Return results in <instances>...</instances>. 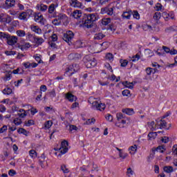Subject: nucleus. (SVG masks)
I'll return each instance as SVG.
<instances>
[{
    "label": "nucleus",
    "instance_id": "33",
    "mask_svg": "<svg viewBox=\"0 0 177 177\" xmlns=\"http://www.w3.org/2000/svg\"><path fill=\"white\" fill-rule=\"evenodd\" d=\"M156 137H157V132H151L148 134V138H149V140H153Z\"/></svg>",
    "mask_w": 177,
    "mask_h": 177
},
{
    "label": "nucleus",
    "instance_id": "63",
    "mask_svg": "<svg viewBox=\"0 0 177 177\" xmlns=\"http://www.w3.org/2000/svg\"><path fill=\"white\" fill-rule=\"evenodd\" d=\"M172 150H173V154L177 156V145H174Z\"/></svg>",
    "mask_w": 177,
    "mask_h": 177
},
{
    "label": "nucleus",
    "instance_id": "54",
    "mask_svg": "<svg viewBox=\"0 0 177 177\" xmlns=\"http://www.w3.org/2000/svg\"><path fill=\"white\" fill-rule=\"evenodd\" d=\"M146 53H147V55H148L149 57H151V56H153V55H154L153 51H151V50H150V49H147Z\"/></svg>",
    "mask_w": 177,
    "mask_h": 177
},
{
    "label": "nucleus",
    "instance_id": "12",
    "mask_svg": "<svg viewBox=\"0 0 177 177\" xmlns=\"http://www.w3.org/2000/svg\"><path fill=\"white\" fill-rule=\"evenodd\" d=\"M82 57V56L81 55V54H78V53H71L68 55V59H69V60H80V59H81Z\"/></svg>",
    "mask_w": 177,
    "mask_h": 177
},
{
    "label": "nucleus",
    "instance_id": "43",
    "mask_svg": "<svg viewBox=\"0 0 177 177\" xmlns=\"http://www.w3.org/2000/svg\"><path fill=\"white\" fill-rule=\"evenodd\" d=\"M105 59L106 60H109V61H111L113 60V59H114V57L113 56V54L110 53H108L106 56H105Z\"/></svg>",
    "mask_w": 177,
    "mask_h": 177
},
{
    "label": "nucleus",
    "instance_id": "49",
    "mask_svg": "<svg viewBox=\"0 0 177 177\" xmlns=\"http://www.w3.org/2000/svg\"><path fill=\"white\" fill-rule=\"evenodd\" d=\"M61 169L62 171H63L64 174H68V172H70V171L68 170V169H67L66 165L61 166Z\"/></svg>",
    "mask_w": 177,
    "mask_h": 177
},
{
    "label": "nucleus",
    "instance_id": "64",
    "mask_svg": "<svg viewBox=\"0 0 177 177\" xmlns=\"http://www.w3.org/2000/svg\"><path fill=\"white\" fill-rule=\"evenodd\" d=\"M171 55H177V50H175L174 48L170 50V53Z\"/></svg>",
    "mask_w": 177,
    "mask_h": 177
},
{
    "label": "nucleus",
    "instance_id": "23",
    "mask_svg": "<svg viewBox=\"0 0 177 177\" xmlns=\"http://www.w3.org/2000/svg\"><path fill=\"white\" fill-rule=\"evenodd\" d=\"M37 9L39 10H41V12H46V10H48V6L45 4H40L37 6Z\"/></svg>",
    "mask_w": 177,
    "mask_h": 177
},
{
    "label": "nucleus",
    "instance_id": "11",
    "mask_svg": "<svg viewBox=\"0 0 177 177\" xmlns=\"http://www.w3.org/2000/svg\"><path fill=\"white\" fill-rule=\"evenodd\" d=\"M65 98L68 100V102H73L77 101V97L73 95L71 93L68 92L65 95Z\"/></svg>",
    "mask_w": 177,
    "mask_h": 177
},
{
    "label": "nucleus",
    "instance_id": "22",
    "mask_svg": "<svg viewBox=\"0 0 177 177\" xmlns=\"http://www.w3.org/2000/svg\"><path fill=\"white\" fill-rule=\"evenodd\" d=\"M104 37H106V35H103V33L102 32H99L95 34L93 38L95 41H100V39H102Z\"/></svg>",
    "mask_w": 177,
    "mask_h": 177
},
{
    "label": "nucleus",
    "instance_id": "34",
    "mask_svg": "<svg viewBox=\"0 0 177 177\" xmlns=\"http://www.w3.org/2000/svg\"><path fill=\"white\" fill-rule=\"evenodd\" d=\"M131 15H133V19H136L137 20L140 19V15H139V12L136 10L132 11Z\"/></svg>",
    "mask_w": 177,
    "mask_h": 177
},
{
    "label": "nucleus",
    "instance_id": "7",
    "mask_svg": "<svg viewBox=\"0 0 177 177\" xmlns=\"http://www.w3.org/2000/svg\"><path fill=\"white\" fill-rule=\"evenodd\" d=\"M73 38H74V32L71 30L67 31L64 34L63 39L65 42H67L70 45L71 44V41H73Z\"/></svg>",
    "mask_w": 177,
    "mask_h": 177
},
{
    "label": "nucleus",
    "instance_id": "17",
    "mask_svg": "<svg viewBox=\"0 0 177 177\" xmlns=\"http://www.w3.org/2000/svg\"><path fill=\"white\" fill-rule=\"evenodd\" d=\"M30 30H32V31L34 32H36V34H42V30H41V28L37 26H30Z\"/></svg>",
    "mask_w": 177,
    "mask_h": 177
},
{
    "label": "nucleus",
    "instance_id": "5",
    "mask_svg": "<svg viewBox=\"0 0 177 177\" xmlns=\"http://www.w3.org/2000/svg\"><path fill=\"white\" fill-rule=\"evenodd\" d=\"M32 16H34V20L36 23H39L41 26H45V23H46V19L44 18V16L41 12L35 13L33 12Z\"/></svg>",
    "mask_w": 177,
    "mask_h": 177
},
{
    "label": "nucleus",
    "instance_id": "60",
    "mask_svg": "<svg viewBox=\"0 0 177 177\" xmlns=\"http://www.w3.org/2000/svg\"><path fill=\"white\" fill-rule=\"evenodd\" d=\"M106 120H107V121H113V115H110V114H107L105 116Z\"/></svg>",
    "mask_w": 177,
    "mask_h": 177
},
{
    "label": "nucleus",
    "instance_id": "25",
    "mask_svg": "<svg viewBox=\"0 0 177 177\" xmlns=\"http://www.w3.org/2000/svg\"><path fill=\"white\" fill-rule=\"evenodd\" d=\"M131 16H132V10H130L128 12H124L122 14V17L124 19H131Z\"/></svg>",
    "mask_w": 177,
    "mask_h": 177
},
{
    "label": "nucleus",
    "instance_id": "40",
    "mask_svg": "<svg viewBox=\"0 0 177 177\" xmlns=\"http://www.w3.org/2000/svg\"><path fill=\"white\" fill-rule=\"evenodd\" d=\"M55 9H56V8L55 7V4L52 3L48 7V13H50V14L53 13L55 12Z\"/></svg>",
    "mask_w": 177,
    "mask_h": 177
},
{
    "label": "nucleus",
    "instance_id": "36",
    "mask_svg": "<svg viewBox=\"0 0 177 177\" xmlns=\"http://www.w3.org/2000/svg\"><path fill=\"white\" fill-rule=\"evenodd\" d=\"M111 22V19L110 18H104L102 20V24H103V26H107V24H109Z\"/></svg>",
    "mask_w": 177,
    "mask_h": 177
},
{
    "label": "nucleus",
    "instance_id": "45",
    "mask_svg": "<svg viewBox=\"0 0 177 177\" xmlns=\"http://www.w3.org/2000/svg\"><path fill=\"white\" fill-rule=\"evenodd\" d=\"M18 133H23V135H26L27 136V130L24 129V128H19L17 130Z\"/></svg>",
    "mask_w": 177,
    "mask_h": 177
},
{
    "label": "nucleus",
    "instance_id": "56",
    "mask_svg": "<svg viewBox=\"0 0 177 177\" xmlns=\"http://www.w3.org/2000/svg\"><path fill=\"white\" fill-rule=\"evenodd\" d=\"M6 55L7 56H12V55H16V52L15 51H9V50H6L5 52Z\"/></svg>",
    "mask_w": 177,
    "mask_h": 177
},
{
    "label": "nucleus",
    "instance_id": "47",
    "mask_svg": "<svg viewBox=\"0 0 177 177\" xmlns=\"http://www.w3.org/2000/svg\"><path fill=\"white\" fill-rule=\"evenodd\" d=\"M120 64L122 67H127L128 66V61L127 59H121Z\"/></svg>",
    "mask_w": 177,
    "mask_h": 177
},
{
    "label": "nucleus",
    "instance_id": "44",
    "mask_svg": "<svg viewBox=\"0 0 177 177\" xmlns=\"http://www.w3.org/2000/svg\"><path fill=\"white\" fill-rule=\"evenodd\" d=\"M29 154L32 158H35L37 157V151H35L34 149L30 150L29 151Z\"/></svg>",
    "mask_w": 177,
    "mask_h": 177
},
{
    "label": "nucleus",
    "instance_id": "58",
    "mask_svg": "<svg viewBox=\"0 0 177 177\" xmlns=\"http://www.w3.org/2000/svg\"><path fill=\"white\" fill-rule=\"evenodd\" d=\"M46 89H48L46 88V86L45 85H41L40 86V93H42V92H46Z\"/></svg>",
    "mask_w": 177,
    "mask_h": 177
},
{
    "label": "nucleus",
    "instance_id": "2",
    "mask_svg": "<svg viewBox=\"0 0 177 177\" xmlns=\"http://www.w3.org/2000/svg\"><path fill=\"white\" fill-rule=\"evenodd\" d=\"M88 102L90 104H92L91 107L94 109V110L103 111V110L106 109V104L101 103L100 101H97V100L93 97H89Z\"/></svg>",
    "mask_w": 177,
    "mask_h": 177
},
{
    "label": "nucleus",
    "instance_id": "19",
    "mask_svg": "<svg viewBox=\"0 0 177 177\" xmlns=\"http://www.w3.org/2000/svg\"><path fill=\"white\" fill-rule=\"evenodd\" d=\"M122 113H124L125 114H127V115H133L135 114V111H133V109H124L122 110Z\"/></svg>",
    "mask_w": 177,
    "mask_h": 177
},
{
    "label": "nucleus",
    "instance_id": "26",
    "mask_svg": "<svg viewBox=\"0 0 177 177\" xmlns=\"http://www.w3.org/2000/svg\"><path fill=\"white\" fill-rule=\"evenodd\" d=\"M142 28L144 30V31H150V32L153 31V27L148 24L142 25Z\"/></svg>",
    "mask_w": 177,
    "mask_h": 177
},
{
    "label": "nucleus",
    "instance_id": "55",
    "mask_svg": "<svg viewBox=\"0 0 177 177\" xmlns=\"http://www.w3.org/2000/svg\"><path fill=\"white\" fill-rule=\"evenodd\" d=\"M148 127L151 131H154V122H148Z\"/></svg>",
    "mask_w": 177,
    "mask_h": 177
},
{
    "label": "nucleus",
    "instance_id": "18",
    "mask_svg": "<svg viewBox=\"0 0 177 177\" xmlns=\"http://www.w3.org/2000/svg\"><path fill=\"white\" fill-rule=\"evenodd\" d=\"M30 47L31 44H30V43H25L18 46L19 49H21V50H27V49L30 48Z\"/></svg>",
    "mask_w": 177,
    "mask_h": 177
},
{
    "label": "nucleus",
    "instance_id": "51",
    "mask_svg": "<svg viewBox=\"0 0 177 177\" xmlns=\"http://www.w3.org/2000/svg\"><path fill=\"white\" fill-rule=\"evenodd\" d=\"M35 122L33 120H29L27 122L25 123L26 127H31V125H34Z\"/></svg>",
    "mask_w": 177,
    "mask_h": 177
},
{
    "label": "nucleus",
    "instance_id": "27",
    "mask_svg": "<svg viewBox=\"0 0 177 177\" xmlns=\"http://www.w3.org/2000/svg\"><path fill=\"white\" fill-rule=\"evenodd\" d=\"M163 169L167 174H171V172H174V167H172V166H165L164 167Z\"/></svg>",
    "mask_w": 177,
    "mask_h": 177
},
{
    "label": "nucleus",
    "instance_id": "6",
    "mask_svg": "<svg viewBox=\"0 0 177 177\" xmlns=\"http://www.w3.org/2000/svg\"><path fill=\"white\" fill-rule=\"evenodd\" d=\"M80 70V65L75 64L70 65L68 68H66V73L68 75H73L74 73H77Z\"/></svg>",
    "mask_w": 177,
    "mask_h": 177
},
{
    "label": "nucleus",
    "instance_id": "30",
    "mask_svg": "<svg viewBox=\"0 0 177 177\" xmlns=\"http://www.w3.org/2000/svg\"><path fill=\"white\" fill-rule=\"evenodd\" d=\"M157 69L156 68H147L146 69V73L147 75H151V74H154L156 73Z\"/></svg>",
    "mask_w": 177,
    "mask_h": 177
},
{
    "label": "nucleus",
    "instance_id": "38",
    "mask_svg": "<svg viewBox=\"0 0 177 177\" xmlns=\"http://www.w3.org/2000/svg\"><path fill=\"white\" fill-rule=\"evenodd\" d=\"M17 35L21 37H26V31L21 30H17Z\"/></svg>",
    "mask_w": 177,
    "mask_h": 177
},
{
    "label": "nucleus",
    "instance_id": "14",
    "mask_svg": "<svg viewBox=\"0 0 177 177\" xmlns=\"http://www.w3.org/2000/svg\"><path fill=\"white\" fill-rule=\"evenodd\" d=\"M69 3L73 8H81L82 4L78 0H69Z\"/></svg>",
    "mask_w": 177,
    "mask_h": 177
},
{
    "label": "nucleus",
    "instance_id": "50",
    "mask_svg": "<svg viewBox=\"0 0 177 177\" xmlns=\"http://www.w3.org/2000/svg\"><path fill=\"white\" fill-rule=\"evenodd\" d=\"M77 129H78V127H77L75 125L71 124L69 126L70 132H73V131H77Z\"/></svg>",
    "mask_w": 177,
    "mask_h": 177
},
{
    "label": "nucleus",
    "instance_id": "46",
    "mask_svg": "<svg viewBox=\"0 0 177 177\" xmlns=\"http://www.w3.org/2000/svg\"><path fill=\"white\" fill-rule=\"evenodd\" d=\"M13 122L15 125H20L21 124V119L16 118L14 119Z\"/></svg>",
    "mask_w": 177,
    "mask_h": 177
},
{
    "label": "nucleus",
    "instance_id": "37",
    "mask_svg": "<svg viewBox=\"0 0 177 177\" xmlns=\"http://www.w3.org/2000/svg\"><path fill=\"white\" fill-rule=\"evenodd\" d=\"M53 124V122H52V120L46 121L44 124V128H46V129H49Z\"/></svg>",
    "mask_w": 177,
    "mask_h": 177
},
{
    "label": "nucleus",
    "instance_id": "59",
    "mask_svg": "<svg viewBox=\"0 0 177 177\" xmlns=\"http://www.w3.org/2000/svg\"><path fill=\"white\" fill-rule=\"evenodd\" d=\"M156 10L158 12V11L161 10V9H162V5H161V3H158L156 5Z\"/></svg>",
    "mask_w": 177,
    "mask_h": 177
},
{
    "label": "nucleus",
    "instance_id": "28",
    "mask_svg": "<svg viewBox=\"0 0 177 177\" xmlns=\"http://www.w3.org/2000/svg\"><path fill=\"white\" fill-rule=\"evenodd\" d=\"M122 85L127 88H129V89H132V88H133V83L128 82V81L123 82Z\"/></svg>",
    "mask_w": 177,
    "mask_h": 177
},
{
    "label": "nucleus",
    "instance_id": "52",
    "mask_svg": "<svg viewBox=\"0 0 177 177\" xmlns=\"http://www.w3.org/2000/svg\"><path fill=\"white\" fill-rule=\"evenodd\" d=\"M122 94L123 95V96H129V95H131V91L126 89L122 92Z\"/></svg>",
    "mask_w": 177,
    "mask_h": 177
},
{
    "label": "nucleus",
    "instance_id": "39",
    "mask_svg": "<svg viewBox=\"0 0 177 177\" xmlns=\"http://www.w3.org/2000/svg\"><path fill=\"white\" fill-rule=\"evenodd\" d=\"M3 93L4 95H10L12 93V88L8 87L3 90Z\"/></svg>",
    "mask_w": 177,
    "mask_h": 177
},
{
    "label": "nucleus",
    "instance_id": "9",
    "mask_svg": "<svg viewBox=\"0 0 177 177\" xmlns=\"http://www.w3.org/2000/svg\"><path fill=\"white\" fill-rule=\"evenodd\" d=\"M68 146V142L66 140H64L61 143V147L59 148L60 153L62 154H66L67 151H68V148L67 147Z\"/></svg>",
    "mask_w": 177,
    "mask_h": 177
},
{
    "label": "nucleus",
    "instance_id": "62",
    "mask_svg": "<svg viewBox=\"0 0 177 177\" xmlns=\"http://www.w3.org/2000/svg\"><path fill=\"white\" fill-rule=\"evenodd\" d=\"M8 175H10V176H14V175H16V171H15L14 169H10L8 171Z\"/></svg>",
    "mask_w": 177,
    "mask_h": 177
},
{
    "label": "nucleus",
    "instance_id": "13",
    "mask_svg": "<svg viewBox=\"0 0 177 177\" xmlns=\"http://www.w3.org/2000/svg\"><path fill=\"white\" fill-rule=\"evenodd\" d=\"M15 5H16V0H6L5 8H6V9H10V8H13Z\"/></svg>",
    "mask_w": 177,
    "mask_h": 177
},
{
    "label": "nucleus",
    "instance_id": "21",
    "mask_svg": "<svg viewBox=\"0 0 177 177\" xmlns=\"http://www.w3.org/2000/svg\"><path fill=\"white\" fill-rule=\"evenodd\" d=\"M82 16V12H81V10H75L73 13V17H74V19H80V17H81Z\"/></svg>",
    "mask_w": 177,
    "mask_h": 177
},
{
    "label": "nucleus",
    "instance_id": "1",
    "mask_svg": "<svg viewBox=\"0 0 177 177\" xmlns=\"http://www.w3.org/2000/svg\"><path fill=\"white\" fill-rule=\"evenodd\" d=\"M96 20V14H84L82 23L86 28H92Z\"/></svg>",
    "mask_w": 177,
    "mask_h": 177
},
{
    "label": "nucleus",
    "instance_id": "53",
    "mask_svg": "<svg viewBox=\"0 0 177 177\" xmlns=\"http://www.w3.org/2000/svg\"><path fill=\"white\" fill-rule=\"evenodd\" d=\"M8 131V126L3 125L1 128H0V133H3V132Z\"/></svg>",
    "mask_w": 177,
    "mask_h": 177
},
{
    "label": "nucleus",
    "instance_id": "57",
    "mask_svg": "<svg viewBox=\"0 0 177 177\" xmlns=\"http://www.w3.org/2000/svg\"><path fill=\"white\" fill-rule=\"evenodd\" d=\"M127 174L129 176H132V175H133L134 172L131 167L127 169Z\"/></svg>",
    "mask_w": 177,
    "mask_h": 177
},
{
    "label": "nucleus",
    "instance_id": "29",
    "mask_svg": "<svg viewBox=\"0 0 177 177\" xmlns=\"http://www.w3.org/2000/svg\"><path fill=\"white\" fill-rule=\"evenodd\" d=\"M136 150H138V147L136 146V145H134L133 146H131L129 148L130 154H133L134 153H136Z\"/></svg>",
    "mask_w": 177,
    "mask_h": 177
},
{
    "label": "nucleus",
    "instance_id": "35",
    "mask_svg": "<svg viewBox=\"0 0 177 177\" xmlns=\"http://www.w3.org/2000/svg\"><path fill=\"white\" fill-rule=\"evenodd\" d=\"M153 17L154 20L158 21V20L161 19V12H155Z\"/></svg>",
    "mask_w": 177,
    "mask_h": 177
},
{
    "label": "nucleus",
    "instance_id": "32",
    "mask_svg": "<svg viewBox=\"0 0 177 177\" xmlns=\"http://www.w3.org/2000/svg\"><path fill=\"white\" fill-rule=\"evenodd\" d=\"M12 78V72H8L6 73L5 76L3 77V81H10Z\"/></svg>",
    "mask_w": 177,
    "mask_h": 177
},
{
    "label": "nucleus",
    "instance_id": "16",
    "mask_svg": "<svg viewBox=\"0 0 177 177\" xmlns=\"http://www.w3.org/2000/svg\"><path fill=\"white\" fill-rule=\"evenodd\" d=\"M64 17H66V15H59L58 19L53 20V24H54V26H59V24L62 23V19H64Z\"/></svg>",
    "mask_w": 177,
    "mask_h": 177
},
{
    "label": "nucleus",
    "instance_id": "24",
    "mask_svg": "<svg viewBox=\"0 0 177 177\" xmlns=\"http://www.w3.org/2000/svg\"><path fill=\"white\" fill-rule=\"evenodd\" d=\"M34 41L37 45H42L44 42H45V40L42 39L41 37H34Z\"/></svg>",
    "mask_w": 177,
    "mask_h": 177
},
{
    "label": "nucleus",
    "instance_id": "41",
    "mask_svg": "<svg viewBox=\"0 0 177 177\" xmlns=\"http://www.w3.org/2000/svg\"><path fill=\"white\" fill-rule=\"evenodd\" d=\"M119 157L122 158V160H125L128 157V153H124L122 151L119 152Z\"/></svg>",
    "mask_w": 177,
    "mask_h": 177
},
{
    "label": "nucleus",
    "instance_id": "31",
    "mask_svg": "<svg viewBox=\"0 0 177 177\" xmlns=\"http://www.w3.org/2000/svg\"><path fill=\"white\" fill-rule=\"evenodd\" d=\"M3 22L6 23L7 24H9L10 23L12 22V17L9 15L4 16Z\"/></svg>",
    "mask_w": 177,
    "mask_h": 177
},
{
    "label": "nucleus",
    "instance_id": "48",
    "mask_svg": "<svg viewBox=\"0 0 177 177\" xmlns=\"http://www.w3.org/2000/svg\"><path fill=\"white\" fill-rule=\"evenodd\" d=\"M8 34H6L3 32H0V39H6Z\"/></svg>",
    "mask_w": 177,
    "mask_h": 177
},
{
    "label": "nucleus",
    "instance_id": "4",
    "mask_svg": "<svg viewBox=\"0 0 177 177\" xmlns=\"http://www.w3.org/2000/svg\"><path fill=\"white\" fill-rule=\"evenodd\" d=\"M34 14V11L32 10H27L26 11H24L19 14L18 19L19 20H23L24 21H27L31 16Z\"/></svg>",
    "mask_w": 177,
    "mask_h": 177
},
{
    "label": "nucleus",
    "instance_id": "3",
    "mask_svg": "<svg viewBox=\"0 0 177 177\" xmlns=\"http://www.w3.org/2000/svg\"><path fill=\"white\" fill-rule=\"evenodd\" d=\"M83 62L87 68H92V67H95L97 64L96 59L91 55H86L83 58Z\"/></svg>",
    "mask_w": 177,
    "mask_h": 177
},
{
    "label": "nucleus",
    "instance_id": "61",
    "mask_svg": "<svg viewBox=\"0 0 177 177\" xmlns=\"http://www.w3.org/2000/svg\"><path fill=\"white\" fill-rule=\"evenodd\" d=\"M49 96L51 98L55 97H56V92L53 90L51 92L49 93Z\"/></svg>",
    "mask_w": 177,
    "mask_h": 177
},
{
    "label": "nucleus",
    "instance_id": "42",
    "mask_svg": "<svg viewBox=\"0 0 177 177\" xmlns=\"http://www.w3.org/2000/svg\"><path fill=\"white\" fill-rule=\"evenodd\" d=\"M116 118L118 121H120L121 120H124V118H125V116H124V114H122V113H118L116 114Z\"/></svg>",
    "mask_w": 177,
    "mask_h": 177
},
{
    "label": "nucleus",
    "instance_id": "8",
    "mask_svg": "<svg viewBox=\"0 0 177 177\" xmlns=\"http://www.w3.org/2000/svg\"><path fill=\"white\" fill-rule=\"evenodd\" d=\"M101 13L102 15H109V16H113L114 13V7L112 8H109V7H105L102 8L101 9Z\"/></svg>",
    "mask_w": 177,
    "mask_h": 177
},
{
    "label": "nucleus",
    "instance_id": "15",
    "mask_svg": "<svg viewBox=\"0 0 177 177\" xmlns=\"http://www.w3.org/2000/svg\"><path fill=\"white\" fill-rule=\"evenodd\" d=\"M165 150H167L165 149V146L160 145V146H158L157 148H153L152 153H153V154H156V151H159V153H164Z\"/></svg>",
    "mask_w": 177,
    "mask_h": 177
},
{
    "label": "nucleus",
    "instance_id": "20",
    "mask_svg": "<svg viewBox=\"0 0 177 177\" xmlns=\"http://www.w3.org/2000/svg\"><path fill=\"white\" fill-rule=\"evenodd\" d=\"M156 125H158L160 129H162L167 127V122H165L164 120H160L159 122H158Z\"/></svg>",
    "mask_w": 177,
    "mask_h": 177
},
{
    "label": "nucleus",
    "instance_id": "10",
    "mask_svg": "<svg viewBox=\"0 0 177 177\" xmlns=\"http://www.w3.org/2000/svg\"><path fill=\"white\" fill-rule=\"evenodd\" d=\"M6 39L8 45L13 46L15 44H17V37L8 35Z\"/></svg>",
    "mask_w": 177,
    "mask_h": 177
}]
</instances>
